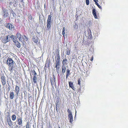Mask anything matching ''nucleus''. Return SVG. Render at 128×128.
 I'll use <instances>...</instances> for the list:
<instances>
[{
  "mask_svg": "<svg viewBox=\"0 0 128 128\" xmlns=\"http://www.w3.org/2000/svg\"><path fill=\"white\" fill-rule=\"evenodd\" d=\"M14 62L11 58H8L7 59L6 64L9 66V70L11 72H12L14 68Z\"/></svg>",
  "mask_w": 128,
  "mask_h": 128,
  "instance_id": "nucleus-1",
  "label": "nucleus"
},
{
  "mask_svg": "<svg viewBox=\"0 0 128 128\" xmlns=\"http://www.w3.org/2000/svg\"><path fill=\"white\" fill-rule=\"evenodd\" d=\"M56 66H60V57L59 54H57L56 56L55 57Z\"/></svg>",
  "mask_w": 128,
  "mask_h": 128,
  "instance_id": "nucleus-2",
  "label": "nucleus"
},
{
  "mask_svg": "<svg viewBox=\"0 0 128 128\" xmlns=\"http://www.w3.org/2000/svg\"><path fill=\"white\" fill-rule=\"evenodd\" d=\"M47 24V28L48 30L49 28H50L52 25L51 22V16L50 15H49L48 16Z\"/></svg>",
  "mask_w": 128,
  "mask_h": 128,
  "instance_id": "nucleus-3",
  "label": "nucleus"
},
{
  "mask_svg": "<svg viewBox=\"0 0 128 128\" xmlns=\"http://www.w3.org/2000/svg\"><path fill=\"white\" fill-rule=\"evenodd\" d=\"M9 35H8L6 36L3 37L2 38V41L4 43H6L7 42L10 40V39L9 38Z\"/></svg>",
  "mask_w": 128,
  "mask_h": 128,
  "instance_id": "nucleus-4",
  "label": "nucleus"
},
{
  "mask_svg": "<svg viewBox=\"0 0 128 128\" xmlns=\"http://www.w3.org/2000/svg\"><path fill=\"white\" fill-rule=\"evenodd\" d=\"M84 33L86 36L88 37V38H90L92 37V32L90 29H88V34H86V31L84 32Z\"/></svg>",
  "mask_w": 128,
  "mask_h": 128,
  "instance_id": "nucleus-5",
  "label": "nucleus"
},
{
  "mask_svg": "<svg viewBox=\"0 0 128 128\" xmlns=\"http://www.w3.org/2000/svg\"><path fill=\"white\" fill-rule=\"evenodd\" d=\"M6 27L7 28H9L11 31H13L14 30V26L13 25L10 23H8L6 24Z\"/></svg>",
  "mask_w": 128,
  "mask_h": 128,
  "instance_id": "nucleus-6",
  "label": "nucleus"
},
{
  "mask_svg": "<svg viewBox=\"0 0 128 128\" xmlns=\"http://www.w3.org/2000/svg\"><path fill=\"white\" fill-rule=\"evenodd\" d=\"M16 36L17 38H18L20 41L22 42L23 43V36H22L21 34L19 32H18L16 34Z\"/></svg>",
  "mask_w": 128,
  "mask_h": 128,
  "instance_id": "nucleus-7",
  "label": "nucleus"
},
{
  "mask_svg": "<svg viewBox=\"0 0 128 128\" xmlns=\"http://www.w3.org/2000/svg\"><path fill=\"white\" fill-rule=\"evenodd\" d=\"M1 82L3 86H4L6 84V77L4 76H1Z\"/></svg>",
  "mask_w": 128,
  "mask_h": 128,
  "instance_id": "nucleus-8",
  "label": "nucleus"
},
{
  "mask_svg": "<svg viewBox=\"0 0 128 128\" xmlns=\"http://www.w3.org/2000/svg\"><path fill=\"white\" fill-rule=\"evenodd\" d=\"M9 35V38H11L12 40L14 42H16V41H17L18 40L17 37H16L15 36H14L13 35Z\"/></svg>",
  "mask_w": 128,
  "mask_h": 128,
  "instance_id": "nucleus-9",
  "label": "nucleus"
},
{
  "mask_svg": "<svg viewBox=\"0 0 128 128\" xmlns=\"http://www.w3.org/2000/svg\"><path fill=\"white\" fill-rule=\"evenodd\" d=\"M62 74H64L65 73L66 68L65 65H62Z\"/></svg>",
  "mask_w": 128,
  "mask_h": 128,
  "instance_id": "nucleus-10",
  "label": "nucleus"
},
{
  "mask_svg": "<svg viewBox=\"0 0 128 128\" xmlns=\"http://www.w3.org/2000/svg\"><path fill=\"white\" fill-rule=\"evenodd\" d=\"M92 14L95 18H97V16L96 15V10L95 9H94L92 10Z\"/></svg>",
  "mask_w": 128,
  "mask_h": 128,
  "instance_id": "nucleus-11",
  "label": "nucleus"
},
{
  "mask_svg": "<svg viewBox=\"0 0 128 128\" xmlns=\"http://www.w3.org/2000/svg\"><path fill=\"white\" fill-rule=\"evenodd\" d=\"M20 90L19 88V87L17 86H16V88H15V92H16V93L17 96L18 95V94Z\"/></svg>",
  "mask_w": 128,
  "mask_h": 128,
  "instance_id": "nucleus-12",
  "label": "nucleus"
},
{
  "mask_svg": "<svg viewBox=\"0 0 128 128\" xmlns=\"http://www.w3.org/2000/svg\"><path fill=\"white\" fill-rule=\"evenodd\" d=\"M17 122L18 124L20 125H21L22 124V118L20 117L19 118H18Z\"/></svg>",
  "mask_w": 128,
  "mask_h": 128,
  "instance_id": "nucleus-13",
  "label": "nucleus"
},
{
  "mask_svg": "<svg viewBox=\"0 0 128 128\" xmlns=\"http://www.w3.org/2000/svg\"><path fill=\"white\" fill-rule=\"evenodd\" d=\"M32 39L33 42L35 43H37L38 42V38L37 37L34 36Z\"/></svg>",
  "mask_w": 128,
  "mask_h": 128,
  "instance_id": "nucleus-14",
  "label": "nucleus"
},
{
  "mask_svg": "<svg viewBox=\"0 0 128 128\" xmlns=\"http://www.w3.org/2000/svg\"><path fill=\"white\" fill-rule=\"evenodd\" d=\"M60 66H55L54 68H56V72L58 73V74H59L60 73Z\"/></svg>",
  "mask_w": 128,
  "mask_h": 128,
  "instance_id": "nucleus-15",
  "label": "nucleus"
},
{
  "mask_svg": "<svg viewBox=\"0 0 128 128\" xmlns=\"http://www.w3.org/2000/svg\"><path fill=\"white\" fill-rule=\"evenodd\" d=\"M68 118H69L70 122L71 123L73 121V117L72 115H68Z\"/></svg>",
  "mask_w": 128,
  "mask_h": 128,
  "instance_id": "nucleus-16",
  "label": "nucleus"
},
{
  "mask_svg": "<svg viewBox=\"0 0 128 128\" xmlns=\"http://www.w3.org/2000/svg\"><path fill=\"white\" fill-rule=\"evenodd\" d=\"M14 96V94L13 92H10V97L11 99H13Z\"/></svg>",
  "mask_w": 128,
  "mask_h": 128,
  "instance_id": "nucleus-17",
  "label": "nucleus"
},
{
  "mask_svg": "<svg viewBox=\"0 0 128 128\" xmlns=\"http://www.w3.org/2000/svg\"><path fill=\"white\" fill-rule=\"evenodd\" d=\"M8 122L9 126H12V122L11 121L10 118H9V119H8Z\"/></svg>",
  "mask_w": 128,
  "mask_h": 128,
  "instance_id": "nucleus-18",
  "label": "nucleus"
},
{
  "mask_svg": "<svg viewBox=\"0 0 128 128\" xmlns=\"http://www.w3.org/2000/svg\"><path fill=\"white\" fill-rule=\"evenodd\" d=\"M70 74V70H69V69H68L66 70V79L69 76Z\"/></svg>",
  "mask_w": 128,
  "mask_h": 128,
  "instance_id": "nucleus-19",
  "label": "nucleus"
},
{
  "mask_svg": "<svg viewBox=\"0 0 128 128\" xmlns=\"http://www.w3.org/2000/svg\"><path fill=\"white\" fill-rule=\"evenodd\" d=\"M14 43H15L16 46L17 47L19 48H20V44L18 41H16V42Z\"/></svg>",
  "mask_w": 128,
  "mask_h": 128,
  "instance_id": "nucleus-20",
  "label": "nucleus"
},
{
  "mask_svg": "<svg viewBox=\"0 0 128 128\" xmlns=\"http://www.w3.org/2000/svg\"><path fill=\"white\" fill-rule=\"evenodd\" d=\"M67 60L66 59V58L64 59L62 62V65H64L66 64H67Z\"/></svg>",
  "mask_w": 128,
  "mask_h": 128,
  "instance_id": "nucleus-21",
  "label": "nucleus"
},
{
  "mask_svg": "<svg viewBox=\"0 0 128 128\" xmlns=\"http://www.w3.org/2000/svg\"><path fill=\"white\" fill-rule=\"evenodd\" d=\"M23 43H24V42H25V41H27L28 40V38L26 37L25 35L23 36Z\"/></svg>",
  "mask_w": 128,
  "mask_h": 128,
  "instance_id": "nucleus-22",
  "label": "nucleus"
},
{
  "mask_svg": "<svg viewBox=\"0 0 128 128\" xmlns=\"http://www.w3.org/2000/svg\"><path fill=\"white\" fill-rule=\"evenodd\" d=\"M16 116L15 115L13 114L12 116V120L13 121H14L16 119Z\"/></svg>",
  "mask_w": 128,
  "mask_h": 128,
  "instance_id": "nucleus-23",
  "label": "nucleus"
},
{
  "mask_svg": "<svg viewBox=\"0 0 128 128\" xmlns=\"http://www.w3.org/2000/svg\"><path fill=\"white\" fill-rule=\"evenodd\" d=\"M65 28H64V27L63 28V29H62V34L64 36V37L65 35L66 36V35H67V34H65Z\"/></svg>",
  "mask_w": 128,
  "mask_h": 128,
  "instance_id": "nucleus-24",
  "label": "nucleus"
},
{
  "mask_svg": "<svg viewBox=\"0 0 128 128\" xmlns=\"http://www.w3.org/2000/svg\"><path fill=\"white\" fill-rule=\"evenodd\" d=\"M36 76H34L33 78V82L34 83H36Z\"/></svg>",
  "mask_w": 128,
  "mask_h": 128,
  "instance_id": "nucleus-25",
  "label": "nucleus"
},
{
  "mask_svg": "<svg viewBox=\"0 0 128 128\" xmlns=\"http://www.w3.org/2000/svg\"><path fill=\"white\" fill-rule=\"evenodd\" d=\"M69 86L70 88H72V86H73V83L71 82H69Z\"/></svg>",
  "mask_w": 128,
  "mask_h": 128,
  "instance_id": "nucleus-26",
  "label": "nucleus"
},
{
  "mask_svg": "<svg viewBox=\"0 0 128 128\" xmlns=\"http://www.w3.org/2000/svg\"><path fill=\"white\" fill-rule=\"evenodd\" d=\"M8 86L7 89V91H8V92H9L10 89V85H9L8 83Z\"/></svg>",
  "mask_w": 128,
  "mask_h": 128,
  "instance_id": "nucleus-27",
  "label": "nucleus"
},
{
  "mask_svg": "<svg viewBox=\"0 0 128 128\" xmlns=\"http://www.w3.org/2000/svg\"><path fill=\"white\" fill-rule=\"evenodd\" d=\"M3 14L4 17L5 18L7 17L8 16L7 13Z\"/></svg>",
  "mask_w": 128,
  "mask_h": 128,
  "instance_id": "nucleus-28",
  "label": "nucleus"
},
{
  "mask_svg": "<svg viewBox=\"0 0 128 128\" xmlns=\"http://www.w3.org/2000/svg\"><path fill=\"white\" fill-rule=\"evenodd\" d=\"M67 112L68 113H69L68 115L72 114V112H71L70 110H69V109H68Z\"/></svg>",
  "mask_w": 128,
  "mask_h": 128,
  "instance_id": "nucleus-29",
  "label": "nucleus"
},
{
  "mask_svg": "<svg viewBox=\"0 0 128 128\" xmlns=\"http://www.w3.org/2000/svg\"><path fill=\"white\" fill-rule=\"evenodd\" d=\"M30 128V126H29V125L28 122L27 123L26 126V128Z\"/></svg>",
  "mask_w": 128,
  "mask_h": 128,
  "instance_id": "nucleus-30",
  "label": "nucleus"
},
{
  "mask_svg": "<svg viewBox=\"0 0 128 128\" xmlns=\"http://www.w3.org/2000/svg\"><path fill=\"white\" fill-rule=\"evenodd\" d=\"M3 14L6 13H7V10L5 8L3 9Z\"/></svg>",
  "mask_w": 128,
  "mask_h": 128,
  "instance_id": "nucleus-31",
  "label": "nucleus"
},
{
  "mask_svg": "<svg viewBox=\"0 0 128 128\" xmlns=\"http://www.w3.org/2000/svg\"><path fill=\"white\" fill-rule=\"evenodd\" d=\"M86 4L87 5H89V0H86Z\"/></svg>",
  "mask_w": 128,
  "mask_h": 128,
  "instance_id": "nucleus-32",
  "label": "nucleus"
},
{
  "mask_svg": "<svg viewBox=\"0 0 128 128\" xmlns=\"http://www.w3.org/2000/svg\"><path fill=\"white\" fill-rule=\"evenodd\" d=\"M96 5L100 8H102L101 6H100L98 4V3H96Z\"/></svg>",
  "mask_w": 128,
  "mask_h": 128,
  "instance_id": "nucleus-33",
  "label": "nucleus"
},
{
  "mask_svg": "<svg viewBox=\"0 0 128 128\" xmlns=\"http://www.w3.org/2000/svg\"><path fill=\"white\" fill-rule=\"evenodd\" d=\"M35 71L34 70H32L31 71V72H32V75H34Z\"/></svg>",
  "mask_w": 128,
  "mask_h": 128,
  "instance_id": "nucleus-34",
  "label": "nucleus"
},
{
  "mask_svg": "<svg viewBox=\"0 0 128 128\" xmlns=\"http://www.w3.org/2000/svg\"><path fill=\"white\" fill-rule=\"evenodd\" d=\"M70 51H67L66 52V54L67 55H69L70 54Z\"/></svg>",
  "mask_w": 128,
  "mask_h": 128,
  "instance_id": "nucleus-35",
  "label": "nucleus"
},
{
  "mask_svg": "<svg viewBox=\"0 0 128 128\" xmlns=\"http://www.w3.org/2000/svg\"><path fill=\"white\" fill-rule=\"evenodd\" d=\"M78 84H79L80 85V79H78Z\"/></svg>",
  "mask_w": 128,
  "mask_h": 128,
  "instance_id": "nucleus-36",
  "label": "nucleus"
},
{
  "mask_svg": "<svg viewBox=\"0 0 128 128\" xmlns=\"http://www.w3.org/2000/svg\"><path fill=\"white\" fill-rule=\"evenodd\" d=\"M72 88V89L74 90H76V88H74V86H72V88Z\"/></svg>",
  "mask_w": 128,
  "mask_h": 128,
  "instance_id": "nucleus-37",
  "label": "nucleus"
},
{
  "mask_svg": "<svg viewBox=\"0 0 128 128\" xmlns=\"http://www.w3.org/2000/svg\"><path fill=\"white\" fill-rule=\"evenodd\" d=\"M93 0L95 2L96 4L97 3H98V0Z\"/></svg>",
  "mask_w": 128,
  "mask_h": 128,
  "instance_id": "nucleus-38",
  "label": "nucleus"
},
{
  "mask_svg": "<svg viewBox=\"0 0 128 128\" xmlns=\"http://www.w3.org/2000/svg\"><path fill=\"white\" fill-rule=\"evenodd\" d=\"M58 103L57 102L56 103V110L57 111V110H58V109L57 108V107H58Z\"/></svg>",
  "mask_w": 128,
  "mask_h": 128,
  "instance_id": "nucleus-39",
  "label": "nucleus"
},
{
  "mask_svg": "<svg viewBox=\"0 0 128 128\" xmlns=\"http://www.w3.org/2000/svg\"><path fill=\"white\" fill-rule=\"evenodd\" d=\"M12 15L14 17H15L16 16V14H15V13H14V12L13 13Z\"/></svg>",
  "mask_w": 128,
  "mask_h": 128,
  "instance_id": "nucleus-40",
  "label": "nucleus"
},
{
  "mask_svg": "<svg viewBox=\"0 0 128 128\" xmlns=\"http://www.w3.org/2000/svg\"><path fill=\"white\" fill-rule=\"evenodd\" d=\"M13 3L14 4H16V1H14Z\"/></svg>",
  "mask_w": 128,
  "mask_h": 128,
  "instance_id": "nucleus-41",
  "label": "nucleus"
},
{
  "mask_svg": "<svg viewBox=\"0 0 128 128\" xmlns=\"http://www.w3.org/2000/svg\"><path fill=\"white\" fill-rule=\"evenodd\" d=\"M36 72H35L34 73V76H36Z\"/></svg>",
  "mask_w": 128,
  "mask_h": 128,
  "instance_id": "nucleus-42",
  "label": "nucleus"
},
{
  "mask_svg": "<svg viewBox=\"0 0 128 128\" xmlns=\"http://www.w3.org/2000/svg\"><path fill=\"white\" fill-rule=\"evenodd\" d=\"M91 59L92 61V60H93V57H92V58H91Z\"/></svg>",
  "mask_w": 128,
  "mask_h": 128,
  "instance_id": "nucleus-43",
  "label": "nucleus"
},
{
  "mask_svg": "<svg viewBox=\"0 0 128 128\" xmlns=\"http://www.w3.org/2000/svg\"><path fill=\"white\" fill-rule=\"evenodd\" d=\"M76 112H75V114H76Z\"/></svg>",
  "mask_w": 128,
  "mask_h": 128,
  "instance_id": "nucleus-44",
  "label": "nucleus"
},
{
  "mask_svg": "<svg viewBox=\"0 0 128 128\" xmlns=\"http://www.w3.org/2000/svg\"><path fill=\"white\" fill-rule=\"evenodd\" d=\"M21 0L22 2L23 1V0Z\"/></svg>",
  "mask_w": 128,
  "mask_h": 128,
  "instance_id": "nucleus-45",
  "label": "nucleus"
},
{
  "mask_svg": "<svg viewBox=\"0 0 128 128\" xmlns=\"http://www.w3.org/2000/svg\"><path fill=\"white\" fill-rule=\"evenodd\" d=\"M76 26V27L77 28L78 27V26Z\"/></svg>",
  "mask_w": 128,
  "mask_h": 128,
  "instance_id": "nucleus-46",
  "label": "nucleus"
},
{
  "mask_svg": "<svg viewBox=\"0 0 128 128\" xmlns=\"http://www.w3.org/2000/svg\"><path fill=\"white\" fill-rule=\"evenodd\" d=\"M30 76H32V75H31V74H30Z\"/></svg>",
  "mask_w": 128,
  "mask_h": 128,
  "instance_id": "nucleus-47",
  "label": "nucleus"
},
{
  "mask_svg": "<svg viewBox=\"0 0 128 128\" xmlns=\"http://www.w3.org/2000/svg\"><path fill=\"white\" fill-rule=\"evenodd\" d=\"M33 126V127H34V125Z\"/></svg>",
  "mask_w": 128,
  "mask_h": 128,
  "instance_id": "nucleus-48",
  "label": "nucleus"
},
{
  "mask_svg": "<svg viewBox=\"0 0 128 128\" xmlns=\"http://www.w3.org/2000/svg\"><path fill=\"white\" fill-rule=\"evenodd\" d=\"M59 128H60V127H59Z\"/></svg>",
  "mask_w": 128,
  "mask_h": 128,
  "instance_id": "nucleus-49",
  "label": "nucleus"
},
{
  "mask_svg": "<svg viewBox=\"0 0 128 128\" xmlns=\"http://www.w3.org/2000/svg\"><path fill=\"white\" fill-rule=\"evenodd\" d=\"M43 128V127H42V128Z\"/></svg>",
  "mask_w": 128,
  "mask_h": 128,
  "instance_id": "nucleus-50",
  "label": "nucleus"
}]
</instances>
